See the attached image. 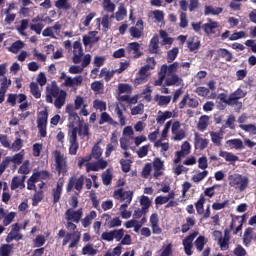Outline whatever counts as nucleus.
I'll return each mask as SVG.
<instances>
[{"instance_id": "1", "label": "nucleus", "mask_w": 256, "mask_h": 256, "mask_svg": "<svg viewBox=\"0 0 256 256\" xmlns=\"http://www.w3.org/2000/svg\"><path fill=\"white\" fill-rule=\"evenodd\" d=\"M53 97L55 99L54 106L56 109H61L65 105L67 92L65 90H60L57 82H52L48 94L46 95V102L53 103Z\"/></svg>"}, {"instance_id": "2", "label": "nucleus", "mask_w": 256, "mask_h": 256, "mask_svg": "<svg viewBox=\"0 0 256 256\" xmlns=\"http://www.w3.org/2000/svg\"><path fill=\"white\" fill-rule=\"evenodd\" d=\"M54 159H55V167L58 175H67V171L69 169L67 165V157L61 153L59 150L54 151Z\"/></svg>"}, {"instance_id": "3", "label": "nucleus", "mask_w": 256, "mask_h": 256, "mask_svg": "<svg viewBox=\"0 0 256 256\" xmlns=\"http://www.w3.org/2000/svg\"><path fill=\"white\" fill-rule=\"evenodd\" d=\"M11 163H14L15 165H21V163H23V154L17 153L13 157L6 156L0 164V177L3 175V173H5L7 167H9Z\"/></svg>"}, {"instance_id": "4", "label": "nucleus", "mask_w": 256, "mask_h": 256, "mask_svg": "<svg viewBox=\"0 0 256 256\" xmlns=\"http://www.w3.org/2000/svg\"><path fill=\"white\" fill-rule=\"evenodd\" d=\"M47 119H49V113L47 110H42L39 112V117L37 119V127L39 130L40 137H47Z\"/></svg>"}, {"instance_id": "5", "label": "nucleus", "mask_w": 256, "mask_h": 256, "mask_svg": "<svg viewBox=\"0 0 256 256\" xmlns=\"http://www.w3.org/2000/svg\"><path fill=\"white\" fill-rule=\"evenodd\" d=\"M84 184H85V176L81 175L78 179L76 176H71L68 180L66 191L68 193H71V191H73V188H74L76 189V191L81 192Z\"/></svg>"}, {"instance_id": "6", "label": "nucleus", "mask_w": 256, "mask_h": 256, "mask_svg": "<svg viewBox=\"0 0 256 256\" xmlns=\"http://www.w3.org/2000/svg\"><path fill=\"white\" fill-rule=\"evenodd\" d=\"M69 241H71V243L69 244V249L77 247V245H79V241H81V232H67L62 241V246L65 247V245H67Z\"/></svg>"}, {"instance_id": "7", "label": "nucleus", "mask_w": 256, "mask_h": 256, "mask_svg": "<svg viewBox=\"0 0 256 256\" xmlns=\"http://www.w3.org/2000/svg\"><path fill=\"white\" fill-rule=\"evenodd\" d=\"M247 97V92L243 91V89L238 88L236 91L230 94V101L232 103V107H237L238 111L243 109V102L239 101V99H244Z\"/></svg>"}, {"instance_id": "8", "label": "nucleus", "mask_w": 256, "mask_h": 256, "mask_svg": "<svg viewBox=\"0 0 256 256\" xmlns=\"http://www.w3.org/2000/svg\"><path fill=\"white\" fill-rule=\"evenodd\" d=\"M229 181L231 187H237V185H240V191H245V189H247V185H249V179L243 178V176L239 174L229 176Z\"/></svg>"}, {"instance_id": "9", "label": "nucleus", "mask_w": 256, "mask_h": 256, "mask_svg": "<svg viewBox=\"0 0 256 256\" xmlns=\"http://www.w3.org/2000/svg\"><path fill=\"white\" fill-rule=\"evenodd\" d=\"M126 52L132 59H139V57L143 55V52H141V44H139V42L128 43Z\"/></svg>"}, {"instance_id": "10", "label": "nucleus", "mask_w": 256, "mask_h": 256, "mask_svg": "<svg viewBox=\"0 0 256 256\" xmlns=\"http://www.w3.org/2000/svg\"><path fill=\"white\" fill-rule=\"evenodd\" d=\"M83 217V208L78 210H74L73 208H69L65 212L66 221H71L73 223H79Z\"/></svg>"}, {"instance_id": "11", "label": "nucleus", "mask_w": 256, "mask_h": 256, "mask_svg": "<svg viewBox=\"0 0 256 256\" xmlns=\"http://www.w3.org/2000/svg\"><path fill=\"white\" fill-rule=\"evenodd\" d=\"M189 153H191V144L186 141L182 144L181 150L175 152L176 158L174 159V164L177 165L181 163V159H183V157H187Z\"/></svg>"}, {"instance_id": "12", "label": "nucleus", "mask_w": 256, "mask_h": 256, "mask_svg": "<svg viewBox=\"0 0 256 256\" xmlns=\"http://www.w3.org/2000/svg\"><path fill=\"white\" fill-rule=\"evenodd\" d=\"M73 58L72 61L75 65H79L81 63V59L83 58V46L80 41H75L73 43Z\"/></svg>"}, {"instance_id": "13", "label": "nucleus", "mask_w": 256, "mask_h": 256, "mask_svg": "<svg viewBox=\"0 0 256 256\" xmlns=\"http://www.w3.org/2000/svg\"><path fill=\"white\" fill-rule=\"evenodd\" d=\"M185 105H188L191 109H197L199 107V100L197 98H191L189 94H186L179 103V109H185Z\"/></svg>"}, {"instance_id": "14", "label": "nucleus", "mask_w": 256, "mask_h": 256, "mask_svg": "<svg viewBox=\"0 0 256 256\" xmlns=\"http://www.w3.org/2000/svg\"><path fill=\"white\" fill-rule=\"evenodd\" d=\"M209 146V139L203 138L199 133L194 134V147L199 151H204Z\"/></svg>"}, {"instance_id": "15", "label": "nucleus", "mask_w": 256, "mask_h": 256, "mask_svg": "<svg viewBox=\"0 0 256 256\" xmlns=\"http://www.w3.org/2000/svg\"><path fill=\"white\" fill-rule=\"evenodd\" d=\"M143 21L141 19H139L136 22V26H132L129 29V33L131 35V37H133L134 39H141V37L143 36Z\"/></svg>"}, {"instance_id": "16", "label": "nucleus", "mask_w": 256, "mask_h": 256, "mask_svg": "<svg viewBox=\"0 0 256 256\" xmlns=\"http://www.w3.org/2000/svg\"><path fill=\"white\" fill-rule=\"evenodd\" d=\"M202 29L207 35H215V29H219V22L213 21L211 18H209L208 23L202 25Z\"/></svg>"}, {"instance_id": "17", "label": "nucleus", "mask_w": 256, "mask_h": 256, "mask_svg": "<svg viewBox=\"0 0 256 256\" xmlns=\"http://www.w3.org/2000/svg\"><path fill=\"white\" fill-rule=\"evenodd\" d=\"M27 176H14L11 181L10 189L15 191L16 189H25V180Z\"/></svg>"}, {"instance_id": "18", "label": "nucleus", "mask_w": 256, "mask_h": 256, "mask_svg": "<svg viewBox=\"0 0 256 256\" xmlns=\"http://www.w3.org/2000/svg\"><path fill=\"white\" fill-rule=\"evenodd\" d=\"M252 241H256V233L253 231V228L248 227L244 231L243 245H245V247H249Z\"/></svg>"}, {"instance_id": "19", "label": "nucleus", "mask_w": 256, "mask_h": 256, "mask_svg": "<svg viewBox=\"0 0 256 256\" xmlns=\"http://www.w3.org/2000/svg\"><path fill=\"white\" fill-rule=\"evenodd\" d=\"M178 69H179V62H173L170 65H167V64L162 65L160 71H162L164 75H167V77H170V75H175V72L178 71Z\"/></svg>"}, {"instance_id": "20", "label": "nucleus", "mask_w": 256, "mask_h": 256, "mask_svg": "<svg viewBox=\"0 0 256 256\" xmlns=\"http://www.w3.org/2000/svg\"><path fill=\"white\" fill-rule=\"evenodd\" d=\"M148 51L151 55L159 54V35L155 34L149 43Z\"/></svg>"}, {"instance_id": "21", "label": "nucleus", "mask_w": 256, "mask_h": 256, "mask_svg": "<svg viewBox=\"0 0 256 256\" xmlns=\"http://www.w3.org/2000/svg\"><path fill=\"white\" fill-rule=\"evenodd\" d=\"M171 76H168L165 80V85L167 87H173L176 85V87H179V85L183 84V79L179 77L177 74H170Z\"/></svg>"}, {"instance_id": "22", "label": "nucleus", "mask_w": 256, "mask_h": 256, "mask_svg": "<svg viewBox=\"0 0 256 256\" xmlns=\"http://www.w3.org/2000/svg\"><path fill=\"white\" fill-rule=\"evenodd\" d=\"M83 83V76L79 75L74 78L68 77L64 81V87H79Z\"/></svg>"}, {"instance_id": "23", "label": "nucleus", "mask_w": 256, "mask_h": 256, "mask_svg": "<svg viewBox=\"0 0 256 256\" xmlns=\"http://www.w3.org/2000/svg\"><path fill=\"white\" fill-rule=\"evenodd\" d=\"M226 143L230 149H236L237 151L245 149V146L243 145V140L239 138L230 139Z\"/></svg>"}, {"instance_id": "24", "label": "nucleus", "mask_w": 256, "mask_h": 256, "mask_svg": "<svg viewBox=\"0 0 256 256\" xmlns=\"http://www.w3.org/2000/svg\"><path fill=\"white\" fill-rule=\"evenodd\" d=\"M101 155H103V150L101 149V147L99 146V143H96L93 148H92V152L89 155V157L87 158V161H91V159H96L99 160L101 159Z\"/></svg>"}, {"instance_id": "25", "label": "nucleus", "mask_w": 256, "mask_h": 256, "mask_svg": "<svg viewBox=\"0 0 256 256\" xmlns=\"http://www.w3.org/2000/svg\"><path fill=\"white\" fill-rule=\"evenodd\" d=\"M210 137L212 143L216 145V147H221L223 141V130L219 132H210Z\"/></svg>"}, {"instance_id": "26", "label": "nucleus", "mask_w": 256, "mask_h": 256, "mask_svg": "<svg viewBox=\"0 0 256 256\" xmlns=\"http://www.w3.org/2000/svg\"><path fill=\"white\" fill-rule=\"evenodd\" d=\"M93 219H97V212H95V210H92L88 215H86L83 219H82V226L87 229V227H89L93 221Z\"/></svg>"}, {"instance_id": "27", "label": "nucleus", "mask_w": 256, "mask_h": 256, "mask_svg": "<svg viewBox=\"0 0 256 256\" xmlns=\"http://www.w3.org/2000/svg\"><path fill=\"white\" fill-rule=\"evenodd\" d=\"M99 125H104V123H109V125H117V122L112 119L111 115L107 112H102L99 119Z\"/></svg>"}, {"instance_id": "28", "label": "nucleus", "mask_w": 256, "mask_h": 256, "mask_svg": "<svg viewBox=\"0 0 256 256\" xmlns=\"http://www.w3.org/2000/svg\"><path fill=\"white\" fill-rule=\"evenodd\" d=\"M219 157H223L225 161H228L229 163H235V161H239L238 156L234 155L231 152H227L223 150L219 152Z\"/></svg>"}, {"instance_id": "29", "label": "nucleus", "mask_w": 256, "mask_h": 256, "mask_svg": "<svg viewBox=\"0 0 256 256\" xmlns=\"http://www.w3.org/2000/svg\"><path fill=\"white\" fill-rule=\"evenodd\" d=\"M235 115L231 114L228 116L225 124L222 125L221 127V131H225V129H231L234 130L235 129Z\"/></svg>"}, {"instance_id": "30", "label": "nucleus", "mask_w": 256, "mask_h": 256, "mask_svg": "<svg viewBox=\"0 0 256 256\" xmlns=\"http://www.w3.org/2000/svg\"><path fill=\"white\" fill-rule=\"evenodd\" d=\"M187 47L191 52L197 51L201 47V41L198 39L195 40V37H191L187 41Z\"/></svg>"}, {"instance_id": "31", "label": "nucleus", "mask_w": 256, "mask_h": 256, "mask_svg": "<svg viewBox=\"0 0 256 256\" xmlns=\"http://www.w3.org/2000/svg\"><path fill=\"white\" fill-rule=\"evenodd\" d=\"M217 53H218L219 57H221L222 59H225V61H227V62L233 61V54L231 52H229V50H227L225 48H219L217 50Z\"/></svg>"}, {"instance_id": "32", "label": "nucleus", "mask_w": 256, "mask_h": 256, "mask_svg": "<svg viewBox=\"0 0 256 256\" xmlns=\"http://www.w3.org/2000/svg\"><path fill=\"white\" fill-rule=\"evenodd\" d=\"M223 13V8L213 6H205L204 15H221Z\"/></svg>"}, {"instance_id": "33", "label": "nucleus", "mask_w": 256, "mask_h": 256, "mask_svg": "<svg viewBox=\"0 0 256 256\" xmlns=\"http://www.w3.org/2000/svg\"><path fill=\"white\" fill-rule=\"evenodd\" d=\"M30 93L35 99H41V90H39V84L37 82L30 83Z\"/></svg>"}, {"instance_id": "34", "label": "nucleus", "mask_w": 256, "mask_h": 256, "mask_svg": "<svg viewBox=\"0 0 256 256\" xmlns=\"http://www.w3.org/2000/svg\"><path fill=\"white\" fill-rule=\"evenodd\" d=\"M23 47H25V43H23L21 40H17L16 42L12 43L8 50L10 53H19Z\"/></svg>"}, {"instance_id": "35", "label": "nucleus", "mask_w": 256, "mask_h": 256, "mask_svg": "<svg viewBox=\"0 0 256 256\" xmlns=\"http://www.w3.org/2000/svg\"><path fill=\"white\" fill-rule=\"evenodd\" d=\"M113 181V174L111 173V169H107L103 174H102V183L103 185H111Z\"/></svg>"}, {"instance_id": "36", "label": "nucleus", "mask_w": 256, "mask_h": 256, "mask_svg": "<svg viewBox=\"0 0 256 256\" xmlns=\"http://www.w3.org/2000/svg\"><path fill=\"white\" fill-rule=\"evenodd\" d=\"M155 101H158L159 107H163L171 103V96H161L158 94L155 96Z\"/></svg>"}, {"instance_id": "37", "label": "nucleus", "mask_w": 256, "mask_h": 256, "mask_svg": "<svg viewBox=\"0 0 256 256\" xmlns=\"http://www.w3.org/2000/svg\"><path fill=\"white\" fill-rule=\"evenodd\" d=\"M18 173L23 175V177H27L31 173V169L29 168V160H25L23 164L18 169Z\"/></svg>"}, {"instance_id": "38", "label": "nucleus", "mask_w": 256, "mask_h": 256, "mask_svg": "<svg viewBox=\"0 0 256 256\" xmlns=\"http://www.w3.org/2000/svg\"><path fill=\"white\" fill-rule=\"evenodd\" d=\"M55 7L57 9H62L63 11H69V9H71V4L69 3V0H57L55 2Z\"/></svg>"}, {"instance_id": "39", "label": "nucleus", "mask_w": 256, "mask_h": 256, "mask_svg": "<svg viewBox=\"0 0 256 256\" xmlns=\"http://www.w3.org/2000/svg\"><path fill=\"white\" fill-rule=\"evenodd\" d=\"M179 55V48L174 47L167 52V63H173L177 56Z\"/></svg>"}, {"instance_id": "40", "label": "nucleus", "mask_w": 256, "mask_h": 256, "mask_svg": "<svg viewBox=\"0 0 256 256\" xmlns=\"http://www.w3.org/2000/svg\"><path fill=\"white\" fill-rule=\"evenodd\" d=\"M240 129L245 131V133H250V135H256V126L255 124H240Z\"/></svg>"}, {"instance_id": "41", "label": "nucleus", "mask_w": 256, "mask_h": 256, "mask_svg": "<svg viewBox=\"0 0 256 256\" xmlns=\"http://www.w3.org/2000/svg\"><path fill=\"white\" fill-rule=\"evenodd\" d=\"M78 135L82 139L84 137H89V125L87 123H85L84 125L83 124H79Z\"/></svg>"}, {"instance_id": "42", "label": "nucleus", "mask_w": 256, "mask_h": 256, "mask_svg": "<svg viewBox=\"0 0 256 256\" xmlns=\"http://www.w3.org/2000/svg\"><path fill=\"white\" fill-rule=\"evenodd\" d=\"M116 21H123L127 17V9L125 6L120 5L118 11L115 14Z\"/></svg>"}, {"instance_id": "43", "label": "nucleus", "mask_w": 256, "mask_h": 256, "mask_svg": "<svg viewBox=\"0 0 256 256\" xmlns=\"http://www.w3.org/2000/svg\"><path fill=\"white\" fill-rule=\"evenodd\" d=\"M209 116L204 115L200 117V120L198 122V130L199 131H205V129H207V127H209Z\"/></svg>"}, {"instance_id": "44", "label": "nucleus", "mask_w": 256, "mask_h": 256, "mask_svg": "<svg viewBox=\"0 0 256 256\" xmlns=\"http://www.w3.org/2000/svg\"><path fill=\"white\" fill-rule=\"evenodd\" d=\"M197 235H199V232L195 231V232L191 233L190 235H188L185 239H183V241H182L183 247L192 246L193 241H195V237H197Z\"/></svg>"}, {"instance_id": "45", "label": "nucleus", "mask_w": 256, "mask_h": 256, "mask_svg": "<svg viewBox=\"0 0 256 256\" xmlns=\"http://www.w3.org/2000/svg\"><path fill=\"white\" fill-rule=\"evenodd\" d=\"M203 205H205V196L201 195L199 200L195 204L198 215H203V211H205Z\"/></svg>"}, {"instance_id": "46", "label": "nucleus", "mask_w": 256, "mask_h": 256, "mask_svg": "<svg viewBox=\"0 0 256 256\" xmlns=\"http://www.w3.org/2000/svg\"><path fill=\"white\" fill-rule=\"evenodd\" d=\"M97 249L93 248V244H87L82 248V255L95 256Z\"/></svg>"}, {"instance_id": "47", "label": "nucleus", "mask_w": 256, "mask_h": 256, "mask_svg": "<svg viewBox=\"0 0 256 256\" xmlns=\"http://www.w3.org/2000/svg\"><path fill=\"white\" fill-rule=\"evenodd\" d=\"M205 243H207V241H205V236H199L195 240L194 245L199 253H201V251H203V249L205 247Z\"/></svg>"}, {"instance_id": "48", "label": "nucleus", "mask_w": 256, "mask_h": 256, "mask_svg": "<svg viewBox=\"0 0 256 256\" xmlns=\"http://www.w3.org/2000/svg\"><path fill=\"white\" fill-rule=\"evenodd\" d=\"M115 75V71H109L107 68H102L100 72V77H104V81L106 83H109L110 79H113V76Z\"/></svg>"}, {"instance_id": "49", "label": "nucleus", "mask_w": 256, "mask_h": 256, "mask_svg": "<svg viewBox=\"0 0 256 256\" xmlns=\"http://www.w3.org/2000/svg\"><path fill=\"white\" fill-rule=\"evenodd\" d=\"M131 163H133L131 159L120 160L121 170L123 171V173H129V171H131Z\"/></svg>"}, {"instance_id": "50", "label": "nucleus", "mask_w": 256, "mask_h": 256, "mask_svg": "<svg viewBox=\"0 0 256 256\" xmlns=\"http://www.w3.org/2000/svg\"><path fill=\"white\" fill-rule=\"evenodd\" d=\"M115 113H116V115H117V117L119 119L120 125L122 127H125V125L127 124V119L123 115V110H121V108L119 106H116Z\"/></svg>"}, {"instance_id": "51", "label": "nucleus", "mask_w": 256, "mask_h": 256, "mask_svg": "<svg viewBox=\"0 0 256 256\" xmlns=\"http://www.w3.org/2000/svg\"><path fill=\"white\" fill-rule=\"evenodd\" d=\"M23 239V234H19V232H10L6 237V243H11V241H21Z\"/></svg>"}, {"instance_id": "52", "label": "nucleus", "mask_w": 256, "mask_h": 256, "mask_svg": "<svg viewBox=\"0 0 256 256\" xmlns=\"http://www.w3.org/2000/svg\"><path fill=\"white\" fill-rule=\"evenodd\" d=\"M133 91V88L131 85L127 83H120L118 84V93L119 95H123V93H131Z\"/></svg>"}, {"instance_id": "53", "label": "nucleus", "mask_w": 256, "mask_h": 256, "mask_svg": "<svg viewBox=\"0 0 256 256\" xmlns=\"http://www.w3.org/2000/svg\"><path fill=\"white\" fill-rule=\"evenodd\" d=\"M43 201V190H38L32 199V205L33 207H37V205H39V203H41Z\"/></svg>"}, {"instance_id": "54", "label": "nucleus", "mask_w": 256, "mask_h": 256, "mask_svg": "<svg viewBox=\"0 0 256 256\" xmlns=\"http://www.w3.org/2000/svg\"><path fill=\"white\" fill-rule=\"evenodd\" d=\"M91 89L95 93H101L105 89V85L101 81H94L91 83Z\"/></svg>"}, {"instance_id": "55", "label": "nucleus", "mask_w": 256, "mask_h": 256, "mask_svg": "<svg viewBox=\"0 0 256 256\" xmlns=\"http://www.w3.org/2000/svg\"><path fill=\"white\" fill-rule=\"evenodd\" d=\"M9 87H11V80H8L7 76H4L3 79H1L0 91L6 94Z\"/></svg>"}, {"instance_id": "56", "label": "nucleus", "mask_w": 256, "mask_h": 256, "mask_svg": "<svg viewBox=\"0 0 256 256\" xmlns=\"http://www.w3.org/2000/svg\"><path fill=\"white\" fill-rule=\"evenodd\" d=\"M44 27H45V25L43 24V22H38L36 24H30V30L34 31L36 33V35H41V32L43 31Z\"/></svg>"}, {"instance_id": "57", "label": "nucleus", "mask_w": 256, "mask_h": 256, "mask_svg": "<svg viewBox=\"0 0 256 256\" xmlns=\"http://www.w3.org/2000/svg\"><path fill=\"white\" fill-rule=\"evenodd\" d=\"M195 93L198 94V97H208L211 91L207 87L199 86L196 88Z\"/></svg>"}, {"instance_id": "58", "label": "nucleus", "mask_w": 256, "mask_h": 256, "mask_svg": "<svg viewBox=\"0 0 256 256\" xmlns=\"http://www.w3.org/2000/svg\"><path fill=\"white\" fill-rule=\"evenodd\" d=\"M112 235H113V239H115L116 241H121V239L125 237V229L121 228V229L112 230Z\"/></svg>"}, {"instance_id": "59", "label": "nucleus", "mask_w": 256, "mask_h": 256, "mask_svg": "<svg viewBox=\"0 0 256 256\" xmlns=\"http://www.w3.org/2000/svg\"><path fill=\"white\" fill-rule=\"evenodd\" d=\"M94 109H97L98 111H107V103L101 100H94L93 102Z\"/></svg>"}, {"instance_id": "60", "label": "nucleus", "mask_w": 256, "mask_h": 256, "mask_svg": "<svg viewBox=\"0 0 256 256\" xmlns=\"http://www.w3.org/2000/svg\"><path fill=\"white\" fill-rule=\"evenodd\" d=\"M218 245L221 249V251H227L229 249V238H220L218 239Z\"/></svg>"}, {"instance_id": "61", "label": "nucleus", "mask_w": 256, "mask_h": 256, "mask_svg": "<svg viewBox=\"0 0 256 256\" xmlns=\"http://www.w3.org/2000/svg\"><path fill=\"white\" fill-rule=\"evenodd\" d=\"M140 205L142 209L149 212V207H151V200L147 196H142L140 199Z\"/></svg>"}, {"instance_id": "62", "label": "nucleus", "mask_w": 256, "mask_h": 256, "mask_svg": "<svg viewBox=\"0 0 256 256\" xmlns=\"http://www.w3.org/2000/svg\"><path fill=\"white\" fill-rule=\"evenodd\" d=\"M123 221H121V219H119V217H115L112 220L107 222V225L109 227V229H114L115 227H121Z\"/></svg>"}, {"instance_id": "63", "label": "nucleus", "mask_w": 256, "mask_h": 256, "mask_svg": "<svg viewBox=\"0 0 256 256\" xmlns=\"http://www.w3.org/2000/svg\"><path fill=\"white\" fill-rule=\"evenodd\" d=\"M23 148V140L21 138H16V140L10 145V149L14 151H21Z\"/></svg>"}, {"instance_id": "64", "label": "nucleus", "mask_w": 256, "mask_h": 256, "mask_svg": "<svg viewBox=\"0 0 256 256\" xmlns=\"http://www.w3.org/2000/svg\"><path fill=\"white\" fill-rule=\"evenodd\" d=\"M11 245L4 244L0 247V256H9L11 255Z\"/></svg>"}]
</instances>
